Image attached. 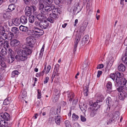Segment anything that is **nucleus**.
I'll list each match as a JSON object with an SVG mask.
<instances>
[{
	"mask_svg": "<svg viewBox=\"0 0 127 127\" xmlns=\"http://www.w3.org/2000/svg\"><path fill=\"white\" fill-rule=\"evenodd\" d=\"M54 5H47L44 6L42 3H40L38 5V8L41 13L46 15L51 12H52L50 14V16L47 18V20L51 23H53L55 20L58 18V14L61 13L60 9L58 8H55Z\"/></svg>",
	"mask_w": 127,
	"mask_h": 127,
	"instance_id": "obj_1",
	"label": "nucleus"
},
{
	"mask_svg": "<svg viewBox=\"0 0 127 127\" xmlns=\"http://www.w3.org/2000/svg\"><path fill=\"white\" fill-rule=\"evenodd\" d=\"M23 48L25 50H19L18 52V55L15 56V58L17 61H23L27 60L28 55L32 53L31 47L28 48L27 46H23Z\"/></svg>",
	"mask_w": 127,
	"mask_h": 127,
	"instance_id": "obj_2",
	"label": "nucleus"
},
{
	"mask_svg": "<svg viewBox=\"0 0 127 127\" xmlns=\"http://www.w3.org/2000/svg\"><path fill=\"white\" fill-rule=\"evenodd\" d=\"M116 86L118 87L122 85L124 87L125 90L127 91V81L124 78L121 79L117 78L116 80Z\"/></svg>",
	"mask_w": 127,
	"mask_h": 127,
	"instance_id": "obj_3",
	"label": "nucleus"
},
{
	"mask_svg": "<svg viewBox=\"0 0 127 127\" xmlns=\"http://www.w3.org/2000/svg\"><path fill=\"white\" fill-rule=\"evenodd\" d=\"M26 42L27 45H25V46H27L28 48H31L32 47L34 43V40L33 37L32 36H30L26 38Z\"/></svg>",
	"mask_w": 127,
	"mask_h": 127,
	"instance_id": "obj_4",
	"label": "nucleus"
},
{
	"mask_svg": "<svg viewBox=\"0 0 127 127\" xmlns=\"http://www.w3.org/2000/svg\"><path fill=\"white\" fill-rule=\"evenodd\" d=\"M110 77L114 81L115 78L116 77L115 79V85L116 86V80L117 78H119V79H121V73L118 71L116 72L115 73H111L110 74Z\"/></svg>",
	"mask_w": 127,
	"mask_h": 127,
	"instance_id": "obj_5",
	"label": "nucleus"
},
{
	"mask_svg": "<svg viewBox=\"0 0 127 127\" xmlns=\"http://www.w3.org/2000/svg\"><path fill=\"white\" fill-rule=\"evenodd\" d=\"M40 27L42 29H45L47 28L49 26V23L46 21H41Z\"/></svg>",
	"mask_w": 127,
	"mask_h": 127,
	"instance_id": "obj_6",
	"label": "nucleus"
},
{
	"mask_svg": "<svg viewBox=\"0 0 127 127\" xmlns=\"http://www.w3.org/2000/svg\"><path fill=\"white\" fill-rule=\"evenodd\" d=\"M127 91L124 90L123 92H121L119 95V98L121 100H124V98L127 97V93H126Z\"/></svg>",
	"mask_w": 127,
	"mask_h": 127,
	"instance_id": "obj_7",
	"label": "nucleus"
},
{
	"mask_svg": "<svg viewBox=\"0 0 127 127\" xmlns=\"http://www.w3.org/2000/svg\"><path fill=\"white\" fill-rule=\"evenodd\" d=\"M20 44V41L16 39H14L11 40L10 42V45L12 47L18 46Z\"/></svg>",
	"mask_w": 127,
	"mask_h": 127,
	"instance_id": "obj_8",
	"label": "nucleus"
},
{
	"mask_svg": "<svg viewBox=\"0 0 127 127\" xmlns=\"http://www.w3.org/2000/svg\"><path fill=\"white\" fill-rule=\"evenodd\" d=\"M6 50L5 48L0 47V59H1L3 55H5L7 54Z\"/></svg>",
	"mask_w": 127,
	"mask_h": 127,
	"instance_id": "obj_9",
	"label": "nucleus"
},
{
	"mask_svg": "<svg viewBox=\"0 0 127 127\" xmlns=\"http://www.w3.org/2000/svg\"><path fill=\"white\" fill-rule=\"evenodd\" d=\"M120 115V113L119 111H117L115 112L114 115H113L112 117V119L111 120L112 122L113 121L117 119H119V117Z\"/></svg>",
	"mask_w": 127,
	"mask_h": 127,
	"instance_id": "obj_10",
	"label": "nucleus"
},
{
	"mask_svg": "<svg viewBox=\"0 0 127 127\" xmlns=\"http://www.w3.org/2000/svg\"><path fill=\"white\" fill-rule=\"evenodd\" d=\"M68 97L69 101H71L74 97V95L72 92L68 91L67 92Z\"/></svg>",
	"mask_w": 127,
	"mask_h": 127,
	"instance_id": "obj_11",
	"label": "nucleus"
},
{
	"mask_svg": "<svg viewBox=\"0 0 127 127\" xmlns=\"http://www.w3.org/2000/svg\"><path fill=\"white\" fill-rule=\"evenodd\" d=\"M21 23L23 24H26L27 22V18L26 16H22L20 18Z\"/></svg>",
	"mask_w": 127,
	"mask_h": 127,
	"instance_id": "obj_12",
	"label": "nucleus"
},
{
	"mask_svg": "<svg viewBox=\"0 0 127 127\" xmlns=\"http://www.w3.org/2000/svg\"><path fill=\"white\" fill-rule=\"evenodd\" d=\"M89 39V36L87 35L85 36L83 38L81 42L82 45L83 46L85 43H86Z\"/></svg>",
	"mask_w": 127,
	"mask_h": 127,
	"instance_id": "obj_13",
	"label": "nucleus"
},
{
	"mask_svg": "<svg viewBox=\"0 0 127 127\" xmlns=\"http://www.w3.org/2000/svg\"><path fill=\"white\" fill-rule=\"evenodd\" d=\"M54 0H43V3L46 5H54L51 4L53 2Z\"/></svg>",
	"mask_w": 127,
	"mask_h": 127,
	"instance_id": "obj_14",
	"label": "nucleus"
},
{
	"mask_svg": "<svg viewBox=\"0 0 127 127\" xmlns=\"http://www.w3.org/2000/svg\"><path fill=\"white\" fill-rule=\"evenodd\" d=\"M118 69L119 71L123 72L125 70L126 67L124 65L121 64L119 65Z\"/></svg>",
	"mask_w": 127,
	"mask_h": 127,
	"instance_id": "obj_15",
	"label": "nucleus"
},
{
	"mask_svg": "<svg viewBox=\"0 0 127 127\" xmlns=\"http://www.w3.org/2000/svg\"><path fill=\"white\" fill-rule=\"evenodd\" d=\"M5 35L6 36V37H5V39L6 38L8 39L9 40H11L14 36V35L13 33L11 32H8L7 34V36L5 34Z\"/></svg>",
	"mask_w": 127,
	"mask_h": 127,
	"instance_id": "obj_16",
	"label": "nucleus"
},
{
	"mask_svg": "<svg viewBox=\"0 0 127 127\" xmlns=\"http://www.w3.org/2000/svg\"><path fill=\"white\" fill-rule=\"evenodd\" d=\"M2 118L5 120L8 121L9 120V115L7 113L2 114Z\"/></svg>",
	"mask_w": 127,
	"mask_h": 127,
	"instance_id": "obj_17",
	"label": "nucleus"
},
{
	"mask_svg": "<svg viewBox=\"0 0 127 127\" xmlns=\"http://www.w3.org/2000/svg\"><path fill=\"white\" fill-rule=\"evenodd\" d=\"M88 88L89 86H84V95L85 96H87L88 95L89 93Z\"/></svg>",
	"mask_w": 127,
	"mask_h": 127,
	"instance_id": "obj_18",
	"label": "nucleus"
},
{
	"mask_svg": "<svg viewBox=\"0 0 127 127\" xmlns=\"http://www.w3.org/2000/svg\"><path fill=\"white\" fill-rule=\"evenodd\" d=\"M21 21L20 19L18 18H16L13 21L14 24L15 25L18 26L20 24Z\"/></svg>",
	"mask_w": 127,
	"mask_h": 127,
	"instance_id": "obj_19",
	"label": "nucleus"
},
{
	"mask_svg": "<svg viewBox=\"0 0 127 127\" xmlns=\"http://www.w3.org/2000/svg\"><path fill=\"white\" fill-rule=\"evenodd\" d=\"M61 117L60 116H58L55 119V122L57 125H59L60 124L61 119Z\"/></svg>",
	"mask_w": 127,
	"mask_h": 127,
	"instance_id": "obj_20",
	"label": "nucleus"
},
{
	"mask_svg": "<svg viewBox=\"0 0 127 127\" xmlns=\"http://www.w3.org/2000/svg\"><path fill=\"white\" fill-rule=\"evenodd\" d=\"M15 8V6L14 5L12 4L8 6V9H7V11L8 12H11L14 10Z\"/></svg>",
	"mask_w": 127,
	"mask_h": 127,
	"instance_id": "obj_21",
	"label": "nucleus"
},
{
	"mask_svg": "<svg viewBox=\"0 0 127 127\" xmlns=\"http://www.w3.org/2000/svg\"><path fill=\"white\" fill-rule=\"evenodd\" d=\"M20 31L23 32H25L26 31H27L28 29V28L26 27L21 25L19 27Z\"/></svg>",
	"mask_w": 127,
	"mask_h": 127,
	"instance_id": "obj_22",
	"label": "nucleus"
},
{
	"mask_svg": "<svg viewBox=\"0 0 127 127\" xmlns=\"http://www.w3.org/2000/svg\"><path fill=\"white\" fill-rule=\"evenodd\" d=\"M15 57L9 56L7 59V62L9 63H12L15 60Z\"/></svg>",
	"mask_w": 127,
	"mask_h": 127,
	"instance_id": "obj_23",
	"label": "nucleus"
},
{
	"mask_svg": "<svg viewBox=\"0 0 127 127\" xmlns=\"http://www.w3.org/2000/svg\"><path fill=\"white\" fill-rule=\"evenodd\" d=\"M11 31L13 33L17 34H18L19 32L18 29L15 27H13L12 28Z\"/></svg>",
	"mask_w": 127,
	"mask_h": 127,
	"instance_id": "obj_24",
	"label": "nucleus"
},
{
	"mask_svg": "<svg viewBox=\"0 0 127 127\" xmlns=\"http://www.w3.org/2000/svg\"><path fill=\"white\" fill-rule=\"evenodd\" d=\"M97 108L92 109L90 115L92 117H94L97 113Z\"/></svg>",
	"mask_w": 127,
	"mask_h": 127,
	"instance_id": "obj_25",
	"label": "nucleus"
},
{
	"mask_svg": "<svg viewBox=\"0 0 127 127\" xmlns=\"http://www.w3.org/2000/svg\"><path fill=\"white\" fill-rule=\"evenodd\" d=\"M8 54L10 56L15 57V53L10 48L8 49Z\"/></svg>",
	"mask_w": 127,
	"mask_h": 127,
	"instance_id": "obj_26",
	"label": "nucleus"
},
{
	"mask_svg": "<svg viewBox=\"0 0 127 127\" xmlns=\"http://www.w3.org/2000/svg\"><path fill=\"white\" fill-rule=\"evenodd\" d=\"M104 97L103 95L99 94L98 96L97 101L98 102H102L104 99Z\"/></svg>",
	"mask_w": 127,
	"mask_h": 127,
	"instance_id": "obj_27",
	"label": "nucleus"
},
{
	"mask_svg": "<svg viewBox=\"0 0 127 127\" xmlns=\"http://www.w3.org/2000/svg\"><path fill=\"white\" fill-rule=\"evenodd\" d=\"M118 88H117V90L120 93L121 92H123L124 90H125L124 87L122 85H121ZM125 91L126 90H125Z\"/></svg>",
	"mask_w": 127,
	"mask_h": 127,
	"instance_id": "obj_28",
	"label": "nucleus"
},
{
	"mask_svg": "<svg viewBox=\"0 0 127 127\" xmlns=\"http://www.w3.org/2000/svg\"><path fill=\"white\" fill-rule=\"evenodd\" d=\"M88 61L87 60H85L84 62H83L82 64V66L83 69H85L87 67L88 65Z\"/></svg>",
	"mask_w": 127,
	"mask_h": 127,
	"instance_id": "obj_29",
	"label": "nucleus"
},
{
	"mask_svg": "<svg viewBox=\"0 0 127 127\" xmlns=\"http://www.w3.org/2000/svg\"><path fill=\"white\" fill-rule=\"evenodd\" d=\"M19 73V72L16 70H15L13 71L11 73V77H14L15 75H18Z\"/></svg>",
	"mask_w": 127,
	"mask_h": 127,
	"instance_id": "obj_30",
	"label": "nucleus"
},
{
	"mask_svg": "<svg viewBox=\"0 0 127 127\" xmlns=\"http://www.w3.org/2000/svg\"><path fill=\"white\" fill-rule=\"evenodd\" d=\"M111 100V98L110 97H108L107 98L106 102L108 106H109L111 105L112 103Z\"/></svg>",
	"mask_w": 127,
	"mask_h": 127,
	"instance_id": "obj_31",
	"label": "nucleus"
},
{
	"mask_svg": "<svg viewBox=\"0 0 127 127\" xmlns=\"http://www.w3.org/2000/svg\"><path fill=\"white\" fill-rule=\"evenodd\" d=\"M112 84L111 82H108L106 85L107 88L110 91L111 90Z\"/></svg>",
	"mask_w": 127,
	"mask_h": 127,
	"instance_id": "obj_32",
	"label": "nucleus"
},
{
	"mask_svg": "<svg viewBox=\"0 0 127 127\" xmlns=\"http://www.w3.org/2000/svg\"><path fill=\"white\" fill-rule=\"evenodd\" d=\"M42 14H40L37 15L36 16V18L40 21L43 19L44 18V16H43Z\"/></svg>",
	"mask_w": 127,
	"mask_h": 127,
	"instance_id": "obj_33",
	"label": "nucleus"
},
{
	"mask_svg": "<svg viewBox=\"0 0 127 127\" xmlns=\"http://www.w3.org/2000/svg\"><path fill=\"white\" fill-rule=\"evenodd\" d=\"M122 61L125 64H127V52L126 53V56L122 58Z\"/></svg>",
	"mask_w": 127,
	"mask_h": 127,
	"instance_id": "obj_34",
	"label": "nucleus"
},
{
	"mask_svg": "<svg viewBox=\"0 0 127 127\" xmlns=\"http://www.w3.org/2000/svg\"><path fill=\"white\" fill-rule=\"evenodd\" d=\"M59 97L58 96H57L55 95H53L52 96V99L53 102H55L58 101Z\"/></svg>",
	"mask_w": 127,
	"mask_h": 127,
	"instance_id": "obj_35",
	"label": "nucleus"
},
{
	"mask_svg": "<svg viewBox=\"0 0 127 127\" xmlns=\"http://www.w3.org/2000/svg\"><path fill=\"white\" fill-rule=\"evenodd\" d=\"M75 39L76 40V42H75L74 46H75V47H76L78 42L79 41V34H77L76 35Z\"/></svg>",
	"mask_w": 127,
	"mask_h": 127,
	"instance_id": "obj_36",
	"label": "nucleus"
},
{
	"mask_svg": "<svg viewBox=\"0 0 127 127\" xmlns=\"http://www.w3.org/2000/svg\"><path fill=\"white\" fill-rule=\"evenodd\" d=\"M53 95L59 97L60 95V91L57 89H55L54 91V93Z\"/></svg>",
	"mask_w": 127,
	"mask_h": 127,
	"instance_id": "obj_37",
	"label": "nucleus"
},
{
	"mask_svg": "<svg viewBox=\"0 0 127 127\" xmlns=\"http://www.w3.org/2000/svg\"><path fill=\"white\" fill-rule=\"evenodd\" d=\"M58 70H54L52 76H53V75L54 76V77H55L56 75L57 76H59L60 73L59 72Z\"/></svg>",
	"mask_w": 127,
	"mask_h": 127,
	"instance_id": "obj_38",
	"label": "nucleus"
},
{
	"mask_svg": "<svg viewBox=\"0 0 127 127\" xmlns=\"http://www.w3.org/2000/svg\"><path fill=\"white\" fill-rule=\"evenodd\" d=\"M72 120L74 121H76L79 118V116L78 115H76L75 114L73 113L72 116Z\"/></svg>",
	"mask_w": 127,
	"mask_h": 127,
	"instance_id": "obj_39",
	"label": "nucleus"
},
{
	"mask_svg": "<svg viewBox=\"0 0 127 127\" xmlns=\"http://www.w3.org/2000/svg\"><path fill=\"white\" fill-rule=\"evenodd\" d=\"M44 47H45V44H44L43 45L41 49V50H40V53H39V56L40 57H42V56H43V52L44 51Z\"/></svg>",
	"mask_w": 127,
	"mask_h": 127,
	"instance_id": "obj_40",
	"label": "nucleus"
},
{
	"mask_svg": "<svg viewBox=\"0 0 127 127\" xmlns=\"http://www.w3.org/2000/svg\"><path fill=\"white\" fill-rule=\"evenodd\" d=\"M29 21L31 23H33L34 21V17L33 16H30L29 18Z\"/></svg>",
	"mask_w": 127,
	"mask_h": 127,
	"instance_id": "obj_41",
	"label": "nucleus"
},
{
	"mask_svg": "<svg viewBox=\"0 0 127 127\" xmlns=\"http://www.w3.org/2000/svg\"><path fill=\"white\" fill-rule=\"evenodd\" d=\"M9 98L5 99L3 102V104L4 105H7L9 104L10 102V100L9 99Z\"/></svg>",
	"mask_w": 127,
	"mask_h": 127,
	"instance_id": "obj_42",
	"label": "nucleus"
},
{
	"mask_svg": "<svg viewBox=\"0 0 127 127\" xmlns=\"http://www.w3.org/2000/svg\"><path fill=\"white\" fill-rule=\"evenodd\" d=\"M20 95H21L23 98H24L27 96L26 92L24 91H22Z\"/></svg>",
	"mask_w": 127,
	"mask_h": 127,
	"instance_id": "obj_43",
	"label": "nucleus"
},
{
	"mask_svg": "<svg viewBox=\"0 0 127 127\" xmlns=\"http://www.w3.org/2000/svg\"><path fill=\"white\" fill-rule=\"evenodd\" d=\"M65 124L66 127H71L69 122L68 120H66L64 122Z\"/></svg>",
	"mask_w": 127,
	"mask_h": 127,
	"instance_id": "obj_44",
	"label": "nucleus"
},
{
	"mask_svg": "<svg viewBox=\"0 0 127 127\" xmlns=\"http://www.w3.org/2000/svg\"><path fill=\"white\" fill-rule=\"evenodd\" d=\"M40 30L35 27H34L32 28V31H33V32L36 33H37Z\"/></svg>",
	"mask_w": 127,
	"mask_h": 127,
	"instance_id": "obj_45",
	"label": "nucleus"
},
{
	"mask_svg": "<svg viewBox=\"0 0 127 127\" xmlns=\"http://www.w3.org/2000/svg\"><path fill=\"white\" fill-rule=\"evenodd\" d=\"M2 58H1V59H0V63L1 66L4 67H6V65L4 61H2Z\"/></svg>",
	"mask_w": 127,
	"mask_h": 127,
	"instance_id": "obj_46",
	"label": "nucleus"
},
{
	"mask_svg": "<svg viewBox=\"0 0 127 127\" xmlns=\"http://www.w3.org/2000/svg\"><path fill=\"white\" fill-rule=\"evenodd\" d=\"M10 14L8 12H7L6 13L4 14L3 15V17L5 19H8L9 17V15Z\"/></svg>",
	"mask_w": 127,
	"mask_h": 127,
	"instance_id": "obj_47",
	"label": "nucleus"
},
{
	"mask_svg": "<svg viewBox=\"0 0 127 127\" xmlns=\"http://www.w3.org/2000/svg\"><path fill=\"white\" fill-rule=\"evenodd\" d=\"M51 68V66L50 65H48L47 68L46 70L45 73L46 74H48V73L49 72Z\"/></svg>",
	"mask_w": 127,
	"mask_h": 127,
	"instance_id": "obj_48",
	"label": "nucleus"
},
{
	"mask_svg": "<svg viewBox=\"0 0 127 127\" xmlns=\"http://www.w3.org/2000/svg\"><path fill=\"white\" fill-rule=\"evenodd\" d=\"M88 23L87 21H84L82 24L81 25L84 27V28H86L88 24Z\"/></svg>",
	"mask_w": 127,
	"mask_h": 127,
	"instance_id": "obj_49",
	"label": "nucleus"
},
{
	"mask_svg": "<svg viewBox=\"0 0 127 127\" xmlns=\"http://www.w3.org/2000/svg\"><path fill=\"white\" fill-rule=\"evenodd\" d=\"M6 124V123L4 120H2L0 121V126H4L5 127Z\"/></svg>",
	"mask_w": 127,
	"mask_h": 127,
	"instance_id": "obj_50",
	"label": "nucleus"
},
{
	"mask_svg": "<svg viewBox=\"0 0 127 127\" xmlns=\"http://www.w3.org/2000/svg\"><path fill=\"white\" fill-rule=\"evenodd\" d=\"M98 101L94 102L93 104V106L95 107H97V108L100 107V106L98 105Z\"/></svg>",
	"mask_w": 127,
	"mask_h": 127,
	"instance_id": "obj_51",
	"label": "nucleus"
},
{
	"mask_svg": "<svg viewBox=\"0 0 127 127\" xmlns=\"http://www.w3.org/2000/svg\"><path fill=\"white\" fill-rule=\"evenodd\" d=\"M38 94L37 95V98L38 99H40L41 98V91L39 90H37Z\"/></svg>",
	"mask_w": 127,
	"mask_h": 127,
	"instance_id": "obj_52",
	"label": "nucleus"
},
{
	"mask_svg": "<svg viewBox=\"0 0 127 127\" xmlns=\"http://www.w3.org/2000/svg\"><path fill=\"white\" fill-rule=\"evenodd\" d=\"M66 102L64 101H62L61 102L60 105L62 107H64L66 105Z\"/></svg>",
	"mask_w": 127,
	"mask_h": 127,
	"instance_id": "obj_53",
	"label": "nucleus"
},
{
	"mask_svg": "<svg viewBox=\"0 0 127 127\" xmlns=\"http://www.w3.org/2000/svg\"><path fill=\"white\" fill-rule=\"evenodd\" d=\"M114 61V60L113 58H112L111 60L109 62V63L108 64L107 63V64H108V65H109L110 66V67H111L112 66V64L113 63V62Z\"/></svg>",
	"mask_w": 127,
	"mask_h": 127,
	"instance_id": "obj_54",
	"label": "nucleus"
},
{
	"mask_svg": "<svg viewBox=\"0 0 127 127\" xmlns=\"http://www.w3.org/2000/svg\"><path fill=\"white\" fill-rule=\"evenodd\" d=\"M44 33L43 31L41 29L38 32L36 33L38 35H42Z\"/></svg>",
	"mask_w": 127,
	"mask_h": 127,
	"instance_id": "obj_55",
	"label": "nucleus"
},
{
	"mask_svg": "<svg viewBox=\"0 0 127 127\" xmlns=\"http://www.w3.org/2000/svg\"><path fill=\"white\" fill-rule=\"evenodd\" d=\"M5 31L3 27L2 26H0V33H4Z\"/></svg>",
	"mask_w": 127,
	"mask_h": 127,
	"instance_id": "obj_56",
	"label": "nucleus"
},
{
	"mask_svg": "<svg viewBox=\"0 0 127 127\" xmlns=\"http://www.w3.org/2000/svg\"><path fill=\"white\" fill-rule=\"evenodd\" d=\"M86 28H84V27L81 25L80 28V32H83L85 30Z\"/></svg>",
	"mask_w": 127,
	"mask_h": 127,
	"instance_id": "obj_57",
	"label": "nucleus"
},
{
	"mask_svg": "<svg viewBox=\"0 0 127 127\" xmlns=\"http://www.w3.org/2000/svg\"><path fill=\"white\" fill-rule=\"evenodd\" d=\"M41 23V21H36L35 23V25L36 26H40V24Z\"/></svg>",
	"mask_w": 127,
	"mask_h": 127,
	"instance_id": "obj_58",
	"label": "nucleus"
},
{
	"mask_svg": "<svg viewBox=\"0 0 127 127\" xmlns=\"http://www.w3.org/2000/svg\"><path fill=\"white\" fill-rule=\"evenodd\" d=\"M4 46L6 47L7 48H8L9 46L8 44V42L7 41H5L4 43Z\"/></svg>",
	"mask_w": 127,
	"mask_h": 127,
	"instance_id": "obj_59",
	"label": "nucleus"
},
{
	"mask_svg": "<svg viewBox=\"0 0 127 127\" xmlns=\"http://www.w3.org/2000/svg\"><path fill=\"white\" fill-rule=\"evenodd\" d=\"M49 77L48 76L46 77H45L44 79V84H46L48 82L49 80Z\"/></svg>",
	"mask_w": 127,
	"mask_h": 127,
	"instance_id": "obj_60",
	"label": "nucleus"
},
{
	"mask_svg": "<svg viewBox=\"0 0 127 127\" xmlns=\"http://www.w3.org/2000/svg\"><path fill=\"white\" fill-rule=\"evenodd\" d=\"M104 67V65L102 64H99L97 66L96 68L97 69H101L103 68Z\"/></svg>",
	"mask_w": 127,
	"mask_h": 127,
	"instance_id": "obj_61",
	"label": "nucleus"
},
{
	"mask_svg": "<svg viewBox=\"0 0 127 127\" xmlns=\"http://www.w3.org/2000/svg\"><path fill=\"white\" fill-rule=\"evenodd\" d=\"M60 65L58 64H57L55 66L54 70H59V68Z\"/></svg>",
	"mask_w": 127,
	"mask_h": 127,
	"instance_id": "obj_62",
	"label": "nucleus"
},
{
	"mask_svg": "<svg viewBox=\"0 0 127 127\" xmlns=\"http://www.w3.org/2000/svg\"><path fill=\"white\" fill-rule=\"evenodd\" d=\"M29 12H31V7H29V6H27L25 9V11Z\"/></svg>",
	"mask_w": 127,
	"mask_h": 127,
	"instance_id": "obj_63",
	"label": "nucleus"
},
{
	"mask_svg": "<svg viewBox=\"0 0 127 127\" xmlns=\"http://www.w3.org/2000/svg\"><path fill=\"white\" fill-rule=\"evenodd\" d=\"M81 120L82 122H84L86 121V118L82 115L81 116Z\"/></svg>",
	"mask_w": 127,
	"mask_h": 127,
	"instance_id": "obj_64",
	"label": "nucleus"
}]
</instances>
